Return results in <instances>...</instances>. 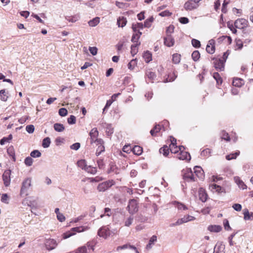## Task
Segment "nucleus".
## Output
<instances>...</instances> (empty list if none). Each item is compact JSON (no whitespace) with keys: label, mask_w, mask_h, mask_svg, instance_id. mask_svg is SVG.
<instances>
[{"label":"nucleus","mask_w":253,"mask_h":253,"mask_svg":"<svg viewBox=\"0 0 253 253\" xmlns=\"http://www.w3.org/2000/svg\"><path fill=\"white\" fill-rule=\"evenodd\" d=\"M115 182L113 180H109L99 183L97 187L99 192H104L112 185L115 184Z\"/></svg>","instance_id":"obj_1"},{"label":"nucleus","mask_w":253,"mask_h":253,"mask_svg":"<svg viewBox=\"0 0 253 253\" xmlns=\"http://www.w3.org/2000/svg\"><path fill=\"white\" fill-rule=\"evenodd\" d=\"M196 219L194 216L186 215L184 216L182 218L178 219L177 221L171 224V226H175L180 225L183 223H187L189 221H193Z\"/></svg>","instance_id":"obj_2"},{"label":"nucleus","mask_w":253,"mask_h":253,"mask_svg":"<svg viewBox=\"0 0 253 253\" xmlns=\"http://www.w3.org/2000/svg\"><path fill=\"white\" fill-rule=\"evenodd\" d=\"M31 185V179L30 178H26L22 183L21 188L20 194L21 196L27 195V191Z\"/></svg>","instance_id":"obj_3"},{"label":"nucleus","mask_w":253,"mask_h":253,"mask_svg":"<svg viewBox=\"0 0 253 253\" xmlns=\"http://www.w3.org/2000/svg\"><path fill=\"white\" fill-rule=\"evenodd\" d=\"M127 208L130 214H133L136 212L138 209L137 201L135 199L129 200Z\"/></svg>","instance_id":"obj_4"},{"label":"nucleus","mask_w":253,"mask_h":253,"mask_svg":"<svg viewBox=\"0 0 253 253\" xmlns=\"http://www.w3.org/2000/svg\"><path fill=\"white\" fill-rule=\"evenodd\" d=\"M11 174V171L10 169H8L5 170L2 175L3 184L5 187H8L10 184Z\"/></svg>","instance_id":"obj_5"},{"label":"nucleus","mask_w":253,"mask_h":253,"mask_svg":"<svg viewBox=\"0 0 253 253\" xmlns=\"http://www.w3.org/2000/svg\"><path fill=\"white\" fill-rule=\"evenodd\" d=\"M234 26L238 29H245L248 26V21L244 18L238 19L235 21Z\"/></svg>","instance_id":"obj_6"},{"label":"nucleus","mask_w":253,"mask_h":253,"mask_svg":"<svg viewBox=\"0 0 253 253\" xmlns=\"http://www.w3.org/2000/svg\"><path fill=\"white\" fill-rule=\"evenodd\" d=\"M97 234L99 236L106 239L111 235V232L108 227L104 226L98 230Z\"/></svg>","instance_id":"obj_7"},{"label":"nucleus","mask_w":253,"mask_h":253,"mask_svg":"<svg viewBox=\"0 0 253 253\" xmlns=\"http://www.w3.org/2000/svg\"><path fill=\"white\" fill-rule=\"evenodd\" d=\"M184 149H182L179 153L177 154V158L181 160H187L190 161L191 159V156L189 153L184 151Z\"/></svg>","instance_id":"obj_8"},{"label":"nucleus","mask_w":253,"mask_h":253,"mask_svg":"<svg viewBox=\"0 0 253 253\" xmlns=\"http://www.w3.org/2000/svg\"><path fill=\"white\" fill-rule=\"evenodd\" d=\"M198 7V4L193 1L189 0L184 4V7L186 10H192Z\"/></svg>","instance_id":"obj_9"},{"label":"nucleus","mask_w":253,"mask_h":253,"mask_svg":"<svg viewBox=\"0 0 253 253\" xmlns=\"http://www.w3.org/2000/svg\"><path fill=\"white\" fill-rule=\"evenodd\" d=\"M194 175L200 179H203L204 177V172L201 167L195 166L194 168Z\"/></svg>","instance_id":"obj_10"},{"label":"nucleus","mask_w":253,"mask_h":253,"mask_svg":"<svg viewBox=\"0 0 253 253\" xmlns=\"http://www.w3.org/2000/svg\"><path fill=\"white\" fill-rule=\"evenodd\" d=\"M98 135V132L96 128H92L89 132V135L90 137L91 143H97L96 139H98L97 136Z\"/></svg>","instance_id":"obj_11"},{"label":"nucleus","mask_w":253,"mask_h":253,"mask_svg":"<svg viewBox=\"0 0 253 253\" xmlns=\"http://www.w3.org/2000/svg\"><path fill=\"white\" fill-rule=\"evenodd\" d=\"M164 44L168 47H171L174 44V40L170 35L164 38Z\"/></svg>","instance_id":"obj_12"},{"label":"nucleus","mask_w":253,"mask_h":253,"mask_svg":"<svg viewBox=\"0 0 253 253\" xmlns=\"http://www.w3.org/2000/svg\"><path fill=\"white\" fill-rule=\"evenodd\" d=\"M225 246L222 242H217L214 248L213 253H225Z\"/></svg>","instance_id":"obj_13"},{"label":"nucleus","mask_w":253,"mask_h":253,"mask_svg":"<svg viewBox=\"0 0 253 253\" xmlns=\"http://www.w3.org/2000/svg\"><path fill=\"white\" fill-rule=\"evenodd\" d=\"M199 198L200 200L203 202H205L208 199V194L205 190L203 188H200L198 191Z\"/></svg>","instance_id":"obj_14"},{"label":"nucleus","mask_w":253,"mask_h":253,"mask_svg":"<svg viewBox=\"0 0 253 253\" xmlns=\"http://www.w3.org/2000/svg\"><path fill=\"white\" fill-rule=\"evenodd\" d=\"M96 141H97V145H99L96 151V155L98 156L105 150V148L103 145V141L102 139H96Z\"/></svg>","instance_id":"obj_15"},{"label":"nucleus","mask_w":253,"mask_h":253,"mask_svg":"<svg viewBox=\"0 0 253 253\" xmlns=\"http://www.w3.org/2000/svg\"><path fill=\"white\" fill-rule=\"evenodd\" d=\"M59 242V240L57 241L53 239H48V251L55 249Z\"/></svg>","instance_id":"obj_16"},{"label":"nucleus","mask_w":253,"mask_h":253,"mask_svg":"<svg viewBox=\"0 0 253 253\" xmlns=\"http://www.w3.org/2000/svg\"><path fill=\"white\" fill-rule=\"evenodd\" d=\"M224 62L223 60L221 59H216L214 61V65L215 68L217 70H219V71H222L224 69Z\"/></svg>","instance_id":"obj_17"},{"label":"nucleus","mask_w":253,"mask_h":253,"mask_svg":"<svg viewBox=\"0 0 253 253\" xmlns=\"http://www.w3.org/2000/svg\"><path fill=\"white\" fill-rule=\"evenodd\" d=\"M169 148L172 153L177 154L182 149H185L183 146H179L177 147L175 144L170 145Z\"/></svg>","instance_id":"obj_18"},{"label":"nucleus","mask_w":253,"mask_h":253,"mask_svg":"<svg viewBox=\"0 0 253 253\" xmlns=\"http://www.w3.org/2000/svg\"><path fill=\"white\" fill-rule=\"evenodd\" d=\"M214 44V41L213 40L209 41L208 45H207L206 50L210 54H212L214 52L215 47L213 45Z\"/></svg>","instance_id":"obj_19"},{"label":"nucleus","mask_w":253,"mask_h":253,"mask_svg":"<svg viewBox=\"0 0 253 253\" xmlns=\"http://www.w3.org/2000/svg\"><path fill=\"white\" fill-rule=\"evenodd\" d=\"M184 178L185 179H187L192 181H195L197 180L196 177L195 176L194 174L192 172L191 169L189 170L187 173L184 174Z\"/></svg>","instance_id":"obj_20"},{"label":"nucleus","mask_w":253,"mask_h":253,"mask_svg":"<svg viewBox=\"0 0 253 253\" xmlns=\"http://www.w3.org/2000/svg\"><path fill=\"white\" fill-rule=\"evenodd\" d=\"M108 173H113L117 174L120 173V169L113 163H111L109 165V168L108 170Z\"/></svg>","instance_id":"obj_21"},{"label":"nucleus","mask_w":253,"mask_h":253,"mask_svg":"<svg viewBox=\"0 0 253 253\" xmlns=\"http://www.w3.org/2000/svg\"><path fill=\"white\" fill-rule=\"evenodd\" d=\"M173 205L177 209L178 211H185L188 210V208L183 203L174 201L173 202Z\"/></svg>","instance_id":"obj_22"},{"label":"nucleus","mask_w":253,"mask_h":253,"mask_svg":"<svg viewBox=\"0 0 253 253\" xmlns=\"http://www.w3.org/2000/svg\"><path fill=\"white\" fill-rule=\"evenodd\" d=\"M143 28L144 26L142 23H133L132 25V28L134 32H138Z\"/></svg>","instance_id":"obj_23"},{"label":"nucleus","mask_w":253,"mask_h":253,"mask_svg":"<svg viewBox=\"0 0 253 253\" xmlns=\"http://www.w3.org/2000/svg\"><path fill=\"white\" fill-rule=\"evenodd\" d=\"M208 230L211 232H219L222 230V227L220 225H210L208 227Z\"/></svg>","instance_id":"obj_24"},{"label":"nucleus","mask_w":253,"mask_h":253,"mask_svg":"<svg viewBox=\"0 0 253 253\" xmlns=\"http://www.w3.org/2000/svg\"><path fill=\"white\" fill-rule=\"evenodd\" d=\"M8 98V92L5 91V89H1L0 90V98L2 101L5 102L7 100Z\"/></svg>","instance_id":"obj_25"},{"label":"nucleus","mask_w":253,"mask_h":253,"mask_svg":"<svg viewBox=\"0 0 253 253\" xmlns=\"http://www.w3.org/2000/svg\"><path fill=\"white\" fill-rule=\"evenodd\" d=\"M127 23V20L126 18L123 16L120 17L117 19V24L119 27H124L126 26Z\"/></svg>","instance_id":"obj_26"},{"label":"nucleus","mask_w":253,"mask_h":253,"mask_svg":"<svg viewBox=\"0 0 253 253\" xmlns=\"http://www.w3.org/2000/svg\"><path fill=\"white\" fill-rule=\"evenodd\" d=\"M234 180L240 188H242V189H245L246 188V185L239 177H235Z\"/></svg>","instance_id":"obj_27"},{"label":"nucleus","mask_w":253,"mask_h":253,"mask_svg":"<svg viewBox=\"0 0 253 253\" xmlns=\"http://www.w3.org/2000/svg\"><path fill=\"white\" fill-rule=\"evenodd\" d=\"M87 227H84V226H79V227H76L72 228L71 230L72 231V232H75V234L76 232H82L84 231H86L88 229Z\"/></svg>","instance_id":"obj_28"},{"label":"nucleus","mask_w":253,"mask_h":253,"mask_svg":"<svg viewBox=\"0 0 253 253\" xmlns=\"http://www.w3.org/2000/svg\"><path fill=\"white\" fill-rule=\"evenodd\" d=\"M65 18L68 21L74 23L80 19V15L79 14H76L74 16H67Z\"/></svg>","instance_id":"obj_29"},{"label":"nucleus","mask_w":253,"mask_h":253,"mask_svg":"<svg viewBox=\"0 0 253 253\" xmlns=\"http://www.w3.org/2000/svg\"><path fill=\"white\" fill-rule=\"evenodd\" d=\"M244 84V81L239 78L234 79L232 82L233 85L237 87H241Z\"/></svg>","instance_id":"obj_30"},{"label":"nucleus","mask_w":253,"mask_h":253,"mask_svg":"<svg viewBox=\"0 0 253 253\" xmlns=\"http://www.w3.org/2000/svg\"><path fill=\"white\" fill-rule=\"evenodd\" d=\"M169 148L167 145H164L163 147L161 148L159 152L161 154H163L165 157L167 156L169 154Z\"/></svg>","instance_id":"obj_31"},{"label":"nucleus","mask_w":253,"mask_h":253,"mask_svg":"<svg viewBox=\"0 0 253 253\" xmlns=\"http://www.w3.org/2000/svg\"><path fill=\"white\" fill-rule=\"evenodd\" d=\"M133 153L136 155H140L142 153V148L138 145H135L132 150Z\"/></svg>","instance_id":"obj_32"},{"label":"nucleus","mask_w":253,"mask_h":253,"mask_svg":"<svg viewBox=\"0 0 253 253\" xmlns=\"http://www.w3.org/2000/svg\"><path fill=\"white\" fill-rule=\"evenodd\" d=\"M54 129L57 132H62L65 129V127L62 124L56 123L53 126Z\"/></svg>","instance_id":"obj_33"},{"label":"nucleus","mask_w":253,"mask_h":253,"mask_svg":"<svg viewBox=\"0 0 253 253\" xmlns=\"http://www.w3.org/2000/svg\"><path fill=\"white\" fill-rule=\"evenodd\" d=\"M146 75L147 77L150 80V82L153 83L154 80L156 77V76L155 73L151 72L150 71H148L146 73Z\"/></svg>","instance_id":"obj_34"},{"label":"nucleus","mask_w":253,"mask_h":253,"mask_svg":"<svg viewBox=\"0 0 253 253\" xmlns=\"http://www.w3.org/2000/svg\"><path fill=\"white\" fill-rule=\"evenodd\" d=\"M100 22V18L98 17H96L93 19L88 21V23L90 26L95 27Z\"/></svg>","instance_id":"obj_35"},{"label":"nucleus","mask_w":253,"mask_h":253,"mask_svg":"<svg viewBox=\"0 0 253 253\" xmlns=\"http://www.w3.org/2000/svg\"><path fill=\"white\" fill-rule=\"evenodd\" d=\"M77 165L79 167L85 170L86 168H87L88 166L86 164V162L84 160H81L77 162Z\"/></svg>","instance_id":"obj_36"},{"label":"nucleus","mask_w":253,"mask_h":253,"mask_svg":"<svg viewBox=\"0 0 253 253\" xmlns=\"http://www.w3.org/2000/svg\"><path fill=\"white\" fill-rule=\"evenodd\" d=\"M75 253H90L89 251H87V247L85 246H83L78 248L75 251Z\"/></svg>","instance_id":"obj_37"},{"label":"nucleus","mask_w":253,"mask_h":253,"mask_svg":"<svg viewBox=\"0 0 253 253\" xmlns=\"http://www.w3.org/2000/svg\"><path fill=\"white\" fill-rule=\"evenodd\" d=\"M181 59V55L178 53H174L172 55V62L174 64H178Z\"/></svg>","instance_id":"obj_38"},{"label":"nucleus","mask_w":253,"mask_h":253,"mask_svg":"<svg viewBox=\"0 0 253 253\" xmlns=\"http://www.w3.org/2000/svg\"><path fill=\"white\" fill-rule=\"evenodd\" d=\"M135 33L132 35L131 38V41L133 42H137L140 36L142 34V33L140 31H138V32H135Z\"/></svg>","instance_id":"obj_39"},{"label":"nucleus","mask_w":253,"mask_h":253,"mask_svg":"<svg viewBox=\"0 0 253 253\" xmlns=\"http://www.w3.org/2000/svg\"><path fill=\"white\" fill-rule=\"evenodd\" d=\"M143 57L144 58L145 61L147 63L152 60V55L148 51L144 53Z\"/></svg>","instance_id":"obj_40"},{"label":"nucleus","mask_w":253,"mask_h":253,"mask_svg":"<svg viewBox=\"0 0 253 253\" xmlns=\"http://www.w3.org/2000/svg\"><path fill=\"white\" fill-rule=\"evenodd\" d=\"M154 21V18L153 17H151L149 18L146 19L144 24H143L144 27L145 28H150L152 25V23Z\"/></svg>","instance_id":"obj_41"},{"label":"nucleus","mask_w":253,"mask_h":253,"mask_svg":"<svg viewBox=\"0 0 253 253\" xmlns=\"http://www.w3.org/2000/svg\"><path fill=\"white\" fill-rule=\"evenodd\" d=\"M28 206L31 207H36L37 206L38 203L37 202V200L36 199H34L33 198L30 197Z\"/></svg>","instance_id":"obj_42"},{"label":"nucleus","mask_w":253,"mask_h":253,"mask_svg":"<svg viewBox=\"0 0 253 253\" xmlns=\"http://www.w3.org/2000/svg\"><path fill=\"white\" fill-rule=\"evenodd\" d=\"M244 219L245 220H252V218L251 217L250 212L249 210L247 209L244 210Z\"/></svg>","instance_id":"obj_43"},{"label":"nucleus","mask_w":253,"mask_h":253,"mask_svg":"<svg viewBox=\"0 0 253 253\" xmlns=\"http://www.w3.org/2000/svg\"><path fill=\"white\" fill-rule=\"evenodd\" d=\"M12 138V135L11 134H9L8 137H4L0 140V145H2L5 144V142H8L9 140H11Z\"/></svg>","instance_id":"obj_44"},{"label":"nucleus","mask_w":253,"mask_h":253,"mask_svg":"<svg viewBox=\"0 0 253 253\" xmlns=\"http://www.w3.org/2000/svg\"><path fill=\"white\" fill-rule=\"evenodd\" d=\"M161 129L160 125H156L151 130L150 133L152 136H154L156 134L159 132Z\"/></svg>","instance_id":"obj_45"},{"label":"nucleus","mask_w":253,"mask_h":253,"mask_svg":"<svg viewBox=\"0 0 253 253\" xmlns=\"http://www.w3.org/2000/svg\"><path fill=\"white\" fill-rule=\"evenodd\" d=\"M127 248L133 249L134 250H136V248L135 247H133L132 246L128 245L126 244V245H124L122 246L118 247L117 248V251H119L120 250H124V249H127Z\"/></svg>","instance_id":"obj_46"},{"label":"nucleus","mask_w":253,"mask_h":253,"mask_svg":"<svg viewBox=\"0 0 253 253\" xmlns=\"http://www.w3.org/2000/svg\"><path fill=\"white\" fill-rule=\"evenodd\" d=\"M200 57V54L197 50H195L193 52L192 54V57L195 61H197L199 60Z\"/></svg>","instance_id":"obj_47"},{"label":"nucleus","mask_w":253,"mask_h":253,"mask_svg":"<svg viewBox=\"0 0 253 253\" xmlns=\"http://www.w3.org/2000/svg\"><path fill=\"white\" fill-rule=\"evenodd\" d=\"M136 65V59L131 60L128 64L127 67L130 70H132L135 66Z\"/></svg>","instance_id":"obj_48"},{"label":"nucleus","mask_w":253,"mask_h":253,"mask_svg":"<svg viewBox=\"0 0 253 253\" xmlns=\"http://www.w3.org/2000/svg\"><path fill=\"white\" fill-rule=\"evenodd\" d=\"M239 153H240V152L238 151V152H236L235 153H232V154H230L229 155H227L226 156V159L227 160H232V159H236L237 156L239 155Z\"/></svg>","instance_id":"obj_49"},{"label":"nucleus","mask_w":253,"mask_h":253,"mask_svg":"<svg viewBox=\"0 0 253 253\" xmlns=\"http://www.w3.org/2000/svg\"><path fill=\"white\" fill-rule=\"evenodd\" d=\"M85 171L88 173L94 174L96 173L97 170L95 168L88 166L87 168L85 169Z\"/></svg>","instance_id":"obj_50"},{"label":"nucleus","mask_w":253,"mask_h":253,"mask_svg":"<svg viewBox=\"0 0 253 253\" xmlns=\"http://www.w3.org/2000/svg\"><path fill=\"white\" fill-rule=\"evenodd\" d=\"M30 156L33 158H38L41 156V153L39 150H35L31 152Z\"/></svg>","instance_id":"obj_51"},{"label":"nucleus","mask_w":253,"mask_h":253,"mask_svg":"<svg viewBox=\"0 0 253 253\" xmlns=\"http://www.w3.org/2000/svg\"><path fill=\"white\" fill-rule=\"evenodd\" d=\"M213 77L214 78V79L215 80H216L217 84H222V80L218 73H213Z\"/></svg>","instance_id":"obj_52"},{"label":"nucleus","mask_w":253,"mask_h":253,"mask_svg":"<svg viewBox=\"0 0 253 253\" xmlns=\"http://www.w3.org/2000/svg\"><path fill=\"white\" fill-rule=\"evenodd\" d=\"M68 123L70 125L75 124L76 122V118L74 115H71L67 119Z\"/></svg>","instance_id":"obj_53"},{"label":"nucleus","mask_w":253,"mask_h":253,"mask_svg":"<svg viewBox=\"0 0 253 253\" xmlns=\"http://www.w3.org/2000/svg\"><path fill=\"white\" fill-rule=\"evenodd\" d=\"M174 27L172 25H169L166 30L167 36L170 35L174 32Z\"/></svg>","instance_id":"obj_54"},{"label":"nucleus","mask_w":253,"mask_h":253,"mask_svg":"<svg viewBox=\"0 0 253 253\" xmlns=\"http://www.w3.org/2000/svg\"><path fill=\"white\" fill-rule=\"evenodd\" d=\"M230 2V0H224V1H223V3L222 4V9H221V11L223 13H226L227 12V9H226V6L227 5V4L229 3Z\"/></svg>","instance_id":"obj_55"},{"label":"nucleus","mask_w":253,"mask_h":253,"mask_svg":"<svg viewBox=\"0 0 253 253\" xmlns=\"http://www.w3.org/2000/svg\"><path fill=\"white\" fill-rule=\"evenodd\" d=\"M74 235H75V232H72L71 230L70 231L66 232L63 234V238L64 239H67Z\"/></svg>","instance_id":"obj_56"},{"label":"nucleus","mask_w":253,"mask_h":253,"mask_svg":"<svg viewBox=\"0 0 253 253\" xmlns=\"http://www.w3.org/2000/svg\"><path fill=\"white\" fill-rule=\"evenodd\" d=\"M33 162V160L32 158L30 157H28L26 158L24 161V163L25 165L27 166H32Z\"/></svg>","instance_id":"obj_57"},{"label":"nucleus","mask_w":253,"mask_h":253,"mask_svg":"<svg viewBox=\"0 0 253 253\" xmlns=\"http://www.w3.org/2000/svg\"><path fill=\"white\" fill-rule=\"evenodd\" d=\"M133 220V217L129 216L125 221V225L127 227L129 226L132 224Z\"/></svg>","instance_id":"obj_58"},{"label":"nucleus","mask_w":253,"mask_h":253,"mask_svg":"<svg viewBox=\"0 0 253 253\" xmlns=\"http://www.w3.org/2000/svg\"><path fill=\"white\" fill-rule=\"evenodd\" d=\"M8 199H9V198H8V195L7 194L5 193V194H3L2 195L1 198V201L2 203L7 204L8 203Z\"/></svg>","instance_id":"obj_59"},{"label":"nucleus","mask_w":253,"mask_h":253,"mask_svg":"<svg viewBox=\"0 0 253 253\" xmlns=\"http://www.w3.org/2000/svg\"><path fill=\"white\" fill-rule=\"evenodd\" d=\"M68 113L67 110L64 108H60L59 110V114L62 117H64L67 115Z\"/></svg>","instance_id":"obj_60"},{"label":"nucleus","mask_w":253,"mask_h":253,"mask_svg":"<svg viewBox=\"0 0 253 253\" xmlns=\"http://www.w3.org/2000/svg\"><path fill=\"white\" fill-rule=\"evenodd\" d=\"M26 130L28 133H32L34 131V126L32 125H28L26 127Z\"/></svg>","instance_id":"obj_61"},{"label":"nucleus","mask_w":253,"mask_h":253,"mask_svg":"<svg viewBox=\"0 0 253 253\" xmlns=\"http://www.w3.org/2000/svg\"><path fill=\"white\" fill-rule=\"evenodd\" d=\"M210 154H211V150L208 148H207V149L203 150L201 152V155L202 156L206 157V156H209L210 155Z\"/></svg>","instance_id":"obj_62"},{"label":"nucleus","mask_w":253,"mask_h":253,"mask_svg":"<svg viewBox=\"0 0 253 253\" xmlns=\"http://www.w3.org/2000/svg\"><path fill=\"white\" fill-rule=\"evenodd\" d=\"M83 190L85 194H88L91 192V188L89 185L86 184L83 188Z\"/></svg>","instance_id":"obj_63"},{"label":"nucleus","mask_w":253,"mask_h":253,"mask_svg":"<svg viewBox=\"0 0 253 253\" xmlns=\"http://www.w3.org/2000/svg\"><path fill=\"white\" fill-rule=\"evenodd\" d=\"M192 44L194 47L196 48L199 47L201 45L200 41L196 39H193L192 40Z\"/></svg>","instance_id":"obj_64"}]
</instances>
